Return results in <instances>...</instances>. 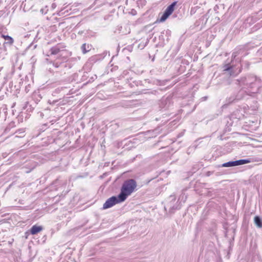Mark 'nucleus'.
Returning a JSON list of instances; mask_svg holds the SVG:
<instances>
[{"instance_id":"3","label":"nucleus","mask_w":262,"mask_h":262,"mask_svg":"<svg viewBox=\"0 0 262 262\" xmlns=\"http://www.w3.org/2000/svg\"><path fill=\"white\" fill-rule=\"evenodd\" d=\"M177 4V2H174L172 3L171 5H170L166 9L164 13L162 14V16L160 18V21L163 22L169 16H170L174 10V7Z\"/></svg>"},{"instance_id":"4","label":"nucleus","mask_w":262,"mask_h":262,"mask_svg":"<svg viewBox=\"0 0 262 262\" xmlns=\"http://www.w3.org/2000/svg\"><path fill=\"white\" fill-rule=\"evenodd\" d=\"M43 228L41 226L34 225L30 229V233L32 235H35L41 231Z\"/></svg>"},{"instance_id":"2","label":"nucleus","mask_w":262,"mask_h":262,"mask_svg":"<svg viewBox=\"0 0 262 262\" xmlns=\"http://www.w3.org/2000/svg\"><path fill=\"white\" fill-rule=\"evenodd\" d=\"M123 201H122L120 199L119 195L118 196H113L109 199H108L106 202L104 203L103 205V209H106L107 208H111L114 206L115 205L123 202Z\"/></svg>"},{"instance_id":"8","label":"nucleus","mask_w":262,"mask_h":262,"mask_svg":"<svg viewBox=\"0 0 262 262\" xmlns=\"http://www.w3.org/2000/svg\"><path fill=\"white\" fill-rule=\"evenodd\" d=\"M254 223L258 227L262 228V222L259 216H256L254 217Z\"/></svg>"},{"instance_id":"9","label":"nucleus","mask_w":262,"mask_h":262,"mask_svg":"<svg viewBox=\"0 0 262 262\" xmlns=\"http://www.w3.org/2000/svg\"><path fill=\"white\" fill-rule=\"evenodd\" d=\"M60 50L58 47H53L50 49L51 54L52 55H56L60 52Z\"/></svg>"},{"instance_id":"7","label":"nucleus","mask_w":262,"mask_h":262,"mask_svg":"<svg viewBox=\"0 0 262 262\" xmlns=\"http://www.w3.org/2000/svg\"><path fill=\"white\" fill-rule=\"evenodd\" d=\"M249 162V160H239L237 161H233V166H237L240 165H243L245 164L248 163Z\"/></svg>"},{"instance_id":"6","label":"nucleus","mask_w":262,"mask_h":262,"mask_svg":"<svg viewBox=\"0 0 262 262\" xmlns=\"http://www.w3.org/2000/svg\"><path fill=\"white\" fill-rule=\"evenodd\" d=\"M2 37L5 40L7 41V43L9 44L10 45H12L13 42L14 40L13 39L8 35H2Z\"/></svg>"},{"instance_id":"10","label":"nucleus","mask_w":262,"mask_h":262,"mask_svg":"<svg viewBox=\"0 0 262 262\" xmlns=\"http://www.w3.org/2000/svg\"><path fill=\"white\" fill-rule=\"evenodd\" d=\"M223 167H231L233 166V161L228 162L223 164Z\"/></svg>"},{"instance_id":"5","label":"nucleus","mask_w":262,"mask_h":262,"mask_svg":"<svg viewBox=\"0 0 262 262\" xmlns=\"http://www.w3.org/2000/svg\"><path fill=\"white\" fill-rule=\"evenodd\" d=\"M81 50L83 54H85L91 50V46L89 44L84 43L81 46Z\"/></svg>"},{"instance_id":"1","label":"nucleus","mask_w":262,"mask_h":262,"mask_svg":"<svg viewBox=\"0 0 262 262\" xmlns=\"http://www.w3.org/2000/svg\"><path fill=\"white\" fill-rule=\"evenodd\" d=\"M137 186V182L134 179L125 181L122 185L121 191L119 194L120 199L125 201L127 198L136 190Z\"/></svg>"}]
</instances>
